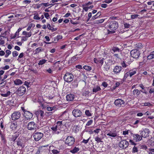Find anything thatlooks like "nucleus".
Here are the masks:
<instances>
[{
  "instance_id": "f257e3e1",
  "label": "nucleus",
  "mask_w": 154,
  "mask_h": 154,
  "mask_svg": "<svg viewBox=\"0 0 154 154\" xmlns=\"http://www.w3.org/2000/svg\"><path fill=\"white\" fill-rule=\"evenodd\" d=\"M63 125L62 121H58L57 122L56 125L50 126L53 133L58 134L60 132V129Z\"/></svg>"
},
{
  "instance_id": "f03ea898",
  "label": "nucleus",
  "mask_w": 154,
  "mask_h": 154,
  "mask_svg": "<svg viewBox=\"0 0 154 154\" xmlns=\"http://www.w3.org/2000/svg\"><path fill=\"white\" fill-rule=\"evenodd\" d=\"M118 24L116 21H113L110 22L108 26L109 29H108V33H113L115 32V31L118 28Z\"/></svg>"
},
{
  "instance_id": "7ed1b4c3",
  "label": "nucleus",
  "mask_w": 154,
  "mask_h": 154,
  "mask_svg": "<svg viewBox=\"0 0 154 154\" xmlns=\"http://www.w3.org/2000/svg\"><path fill=\"white\" fill-rule=\"evenodd\" d=\"M73 79V75L71 73L68 72H66L63 77V79L65 81L67 82H72Z\"/></svg>"
},
{
  "instance_id": "20e7f679",
  "label": "nucleus",
  "mask_w": 154,
  "mask_h": 154,
  "mask_svg": "<svg viewBox=\"0 0 154 154\" xmlns=\"http://www.w3.org/2000/svg\"><path fill=\"white\" fill-rule=\"evenodd\" d=\"M140 134L144 138H146L148 137L149 136V134L150 132V131L149 129L146 128L143 129L139 131Z\"/></svg>"
},
{
  "instance_id": "39448f33",
  "label": "nucleus",
  "mask_w": 154,
  "mask_h": 154,
  "mask_svg": "<svg viewBox=\"0 0 154 154\" xmlns=\"http://www.w3.org/2000/svg\"><path fill=\"white\" fill-rule=\"evenodd\" d=\"M74 142V138L72 136H69L66 139L65 143L69 146H70L72 145Z\"/></svg>"
},
{
  "instance_id": "423d86ee",
  "label": "nucleus",
  "mask_w": 154,
  "mask_h": 154,
  "mask_svg": "<svg viewBox=\"0 0 154 154\" xmlns=\"http://www.w3.org/2000/svg\"><path fill=\"white\" fill-rule=\"evenodd\" d=\"M37 128V125L33 122H31L28 123L27 125V128L29 130H35Z\"/></svg>"
},
{
  "instance_id": "0eeeda50",
  "label": "nucleus",
  "mask_w": 154,
  "mask_h": 154,
  "mask_svg": "<svg viewBox=\"0 0 154 154\" xmlns=\"http://www.w3.org/2000/svg\"><path fill=\"white\" fill-rule=\"evenodd\" d=\"M26 92V88L24 86L20 87L16 91L17 94L19 96L23 95Z\"/></svg>"
},
{
  "instance_id": "6e6552de",
  "label": "nucleus",
  "mask_w": 154,
  "mask_h": 154,
  "mask_svg": "<svg viewBox=\"0 0 154 154\" xmlns=\"http://www.w3.org/2000/svg\"><path fill=\"white\" fill-rule=\"evenodd\" d=\"M43 134L41 132H36L33 134V137L36 141L39 140L43 136Z\"/></svg>"
},
{
  "instance_id": "1a4fd4ad",
  "label": "nucleus",
  "mask_w": 154,
  "mask_h": 154,
  "mask_svg": "<svg viewBox=\"0 0 154 154\" xmlns=\"http://www.w3.org/2000/svg\"><path fill=\"white\" fill-rule=\"evenodd\" d=\"M128 143L125 140H121L119 143V146L122 149H125L128 146Z\"/></svg>"
},
{
  "instance_id": "9d476101",
  "label": "nucleus",
  "mask_w": 154,
  "mask_h": 154,
  "mask_svg": "<svg viewBox=\"0 0 154 154\" xmlns=\"http://www.w3.org/2000/svg\"><path fill=\"white\" fill-rule=\"evenodd\" d=\"M20 113L18 112H14L11 115L12 120H15L19 119L20 116Z\"/></svg>"
},
{
  "instance_id": "9b49d317",
  "label": "nucleus",
  "mask_w": 154,
  "mask_h": 154,
  "mask_svg": "<svg viewBox=\"0 0 154 154\" xmlns=\"http://www.w3.org/2000/svg\"><path fill=\"white\" fill-rule=\"evenodd\" d=\"M72 113L73 115L76 117L81 116L82 115L81 111L77 109L73 110Z\"/></svg>"
},
{
  "instance_id": "f8f14e48",
  "label": "nucleus",
  "mask_w": 154,
  "mask_h": 154,
  "mask_svg": "<svg viewBox=\"0 0 154 154\" xmlns=\"http://www.w3.org/2000/svg\"><path fill=\"white\" fill-rule=\"evenodd\" d=\"M114 103L116 106H124L125 102L121 99H118L115 100Z\"/></svg>"
},
{
  "instance_id": "ddd939ff",
  "label": "nucleus",
  "mask_w": 154,
  "mask_h": 154,
  "mask_svg": "<svg viewBox=\"0 0 154 154\" xmlns=\"http://www.w3.org/2000/svg\"><path fill=\"white\" fill-rule=\"evenodd\" d=\"M107 136L110 137V138L112 139V138H115L117 135V134L116 131H111L108 132L107 134Z\"/></svg>"
},
{
  "instance_id": "4468645a",
  "label": "nucleus",
  "mask_w": 154,
  "mask_h": 154,
  "mask_svg": "<svg viewBox=\"0 0 154 154\" xmlns=\"http://www.w3.org/2000/svg\"><path fill=\"white\" fill-rule=\"evenodd\" d=\"M35 114L37 117L40 116L42 118L44 117V112L42 110H39L35 111Z\"/></svg>"
},
{
  "instance_id": "2eb2a0df",
  "label": "nucleus",
  "mask_w": 154,
  "mask_h": 154,
  "mask_svg": "<svg viewBox=\"0 0 154 154\" xmlns=\"http://www.w3.org/2000/svg\"><path fill=\"white\" fill-rule=\"evenodd\" d=\"M24 115V116H25V117L27 118L26 120H27L28 119H30L32 118L33 116L32 114L30 112L27 111L25 112Z\"/></svg>"
},
{
  "instance_id": "dca6fc26",
  "label": "nucleus",
  "mask_w": 154,
  "mask_h": 154,
  "mask_svg": "<svg viewBox=\"0 0 154 154\" xmlns=\"http://www.w3.org/2000/svg\"><path fill=\"white\" fill-rule=\"evenodd\" d=\"M122 68L121 66H116L113 69V72L115 73L116 74L120 72L122 69Z\"/></svg>"
},
{
  "instance_id": "f3484780",
  "label": "nucleus",
  "mask_w": 154,
  "mask_h": 154,
  "mask_svg": "<svg viewBox=\"0 0 154 154\" xmlns=\"http://www.w3.org/2000/svg\"><path fill=\"white\" fill-rule=\"evenodd\" d=\"M141 149L146 150L147 149V147L146 146L143 145L139 146L138 147H135V152H138L139 151V149Z\"/></svg>"
},
{
  "instance_id": "a211bd4d",
  "label": "nucleus",
  "mask_w": 154,
  "mask_h": 154,
  "mask_svg": "<svg viewBox=\"0 0 154 154\" xmlns=\"http://www.w3.org/2000/svg\"><path fill=\"white\" fill-rule=\"evenodd\" d=\"M147 143L148 144L151 146H154V137H151L147 140Z\"/></svg>"
},
{
  "instance_id": "6ab92c4d",
  "label": "nucleus",
  "mask_w": 154,
  "mask_h": 154,
  "mask_svg": "<svg viewBox=\"0 0 154 154\" xmlns=\"http://www.w3.org/2000/svg\"><path fill=\"white\" fill-rule=\"evenodd\" d=\"M74 95L73 94H69L66 96V100L68 101H72L74 98Z\"/></svg>"
},
{
  "instance_id": "aec40b11",
  "label": "nucleus",
  "mask_w": 154,
  "mask_h": 154,
  "mask_svg": "<svg viewBox=\"0 0 154 154\" xmlns=\"http://www.w3.org/2000/svg\"><path fill=\"white\" fill-rule=\"evenodd\" d=\"M17 144L18 146H21L22 148L24 147L23 141L20 139H18L17 140Z\"/></svg>"
},
{
  "instance_id": "412c9836",
  "label": "nucleus",
  "mask_w": 154,
  "mask_h": 154,
  "mask_svg": "<svg viewBox=\"0 0 154 154\" xmlns=\"http://www.w3.org/2000/svg\"><path fill=\"white\" fill-rule=\"evenodd\" d=\"M23 35H25V36L27 37H30L32 35V32H27L26 31H24L23 32Z\"/></svg>"
},
{
  "instance_id": "4be33fe9",
  "label": "nucleus",
  "mask_w": 154,
  "mask_h": 154,
  "mask_svg": "<svg viewBox=\"0 0 154 154\" xmlns=\"http://www.w3.org/2000/svg\"><path fill=\"white\" fill-rule=\"evenodd\" d=\"M101 90V88L99 86H94L93 88L92 91L93 92L96 93L97 92L100 91Z\"/></svg>"
},
{
  "instance_id": "5701e85b",
  "label": "nucleus",
  "mask_w": 154,
  "mask_h": 154,
  "mask_svg": "<svg viewBox=\"0 0 154 154\" xmlns=\"http://www.w3.org/2000/svg\"><path fill=\"white\" fill-rule=\"evenodd\" d=\"M6 38L5 37L2 35L0 36V45H3L5 43V40Z\"/></svg>"
},
{
  "instance_id": "b1692460",
  "label": "nucleus",
  "mask_w": 154,
  "mask_h": 154,
  "mask_svg": "<svg viewBox=\"0 0 154 154\" xmlns=\"http://www.w3.org/2000/svg\"><path fill=\"white\" fill-rule=\"evenodd\" d=\"M44 50V49L42 48L41 47L38 48L35 50V54H38L40 52L43 51Z\"/></svg>"
},
{
  "instance_id": "393cba45",
  "label": "nucleus",
  "mask_w": 154,
  "mask_h": 154,
  "mask_svg": "<svg viewBox=\"0 0 154 154\" xmlns=\"http://www.w3.org/2000/svg\"><path fill=\"white\" fill-rule=\"evenodd\" d=\"M142 44L140 43L135 45V50L139 51V50L142 48Z\"/></svg>"
},
{
  "instance_id": "a878e982",
  "label": "nucleus",
  "mask_w": 154,
  "mask_h": 154,
  "mask_svg": "<svg viewBox=\"0 0 154 154\" xmlns=\"http://www.w3.org/2000/svg\"><path fill=\"white\" fill-rule=\"evenodd\" d=\"M17 125L16 123H12L10 126L11 128L13 130H15L17 129Z\"/></svg>"
},
{
  "instance_id": "bb28decb",
  "label": "nucleus",
  "mask_w": 154,
  "mask_h": 154,
  "mask_svg": "<svg viewBox=\"0 0 154 154\" xmlns=\"http://www.w3.org/2000/svg\"><path fill=\"white\" fill-rule=\"evenodd\" d=\"M142 137H143L141 136H140L138 134H135V141H139L142 139Z\"/></svg>"
},
{
  "instance_id": "cd10ccee",
  "label": "nucleus",
  "mask_w": 154,
  "mask_h": 154,
  "mask_svg": "<svg viewBox=\"0 0 154 154\" xmlns=\"http://www.w3.org/2000/svg\"><path fill=\"white\" fill-rule=\"evenodd\" d=\"M47 27L49 30L52 31V32L55 31L57 30V28H54L51 27L49 24H47Z\"/></svg>"
},
{
  "instance_id": "c85d7f7f",
  "label": "nucleus",
  "mask_w": 154,
  "mask_h": 154,
  "mask_svg": "<svg viewBox=\"0 0 154 154\" xmlns=\"http://www.w3.org/2000/svg\"><path fill=\"white\" fill-rule=\"evenodd\" d=\"M14 84L16 85H19L22 83L21 80L19 79H17L14 81Z\"/></svg>"
},
{
  "instance_id": "c756f323",
  "label": "nucleus",
  "mask_w": 154,
  "mask_h": 154,
  "mask_svg": "<svg viewBox=\"0 0 154 154\" xmlns=\"http://www.w3.org/2000/svg\"><path fill=\"white\" fill-rule=\"evenodd\" d=\"M104 20L103 19H101L100 20H95L94 22V24H99L101 23H103Z\"/></svg>"
},
{
  "instance_id": "7c9ffc66",
  "label": "nucleus",
  "mask_w": 154,
  "mask_h": 154,
  "mask_svg": "<svg viewBox=\"0 0 154 154\" xmlns=\"http://www.w3.org/2000/svg\"><path fill=\"white\" fill-rule=\"evenodd\" d=\"M11 92L9 91H8L5 94H1V95L3 97H8L11 95Z\"/></svg>"
},
{
  "instance_id": "2f4dec72",
  "label": "nucleus",
  "mask_w": 154,
  "mask_h": 154,
  "mask_svg": "<svg viewBox=\"0 0 154 154\" xmlns=\"http://www.w3.org/2000/svg\"><path fill=\"white\" fill-rule=\"evenodd\" d=\"M103 68L105 71H107L109 69L110 66L108 64L106 63L105 65H104Z\"/></svg>"
},
{
  "instance_id": "473e14b6",
  "label": "nucleus",
  "mask_w": 154,
  "mask_h": 154,
  "mask_svg": "<svg viewBox=\"0 0 154 154\" xmlns=\"http://www.w3.org/2000/svg\"><path fill=\"white\" fill-rule=\"evenodd\" d=\"M112 50L113 51L114 53L116 52H118L119 53L120 52V49L117 47H113L112 48Z\"/></svg>"
},
{
  "instance_id": "72a5a7b5",
  "label": "nucleus",
  "mask_w": 154,
  "mask_h": 154,
  "mask_svg": "<svg viewBox=\"0 0 154 154\" xmlns=\"http://www.w3.org/2000/svg\"><path fill=\"white\" fill-rule=\"evenodd\" d=\"M79 150V149L78 148L75 147L73 149L70 151V152L72 153H74L77 152Z\"/></svg>"
},
{
  "instance_id": "f704fd0d",
  "label": "nucleus",
  "mask_w": 154,
  "mask_h": 154,
  "mask_svg": "<svg viewBox=\"0 0 154 154\" xmlns=\"http://www.w3.org/2000/svg\"><path fill=\"white\" fill-rule=\"evenodd\" d=\"M154 58V54L152 52L147 57V58L148 59H152Z\"/></svg>"
},
{
  "instance_id": "c9c22d12",
  "label": "nucleus",
  "mask_w": 154,
  "mask_h": 154,
  "mask_svg": "<svg viewBox=\"0 0 154 154\" xmlns=\"http://www.w3.org/2000/svg\"><path fill=\"white\" fill-rule=\"evenodd\" d=\"M131 58L133 59L135 58V50H132L130 52Z\"/></svg>"
},
{
  "instance_id": "e433bc0d",
  "label": "nucleus",
  "mask_w": 154,
  "mask_h": 154,
  "mask_svg": "<svg viewBox=\"0 0 154 154\" xmlns=\"http://www.w3.org/2000/svg\"><path fill=\"white\" fill-rule=\"evenodd\" d=\"M47 61L45 59H42L40 60L38 63L39 65H42L44 64Z\"/></svg>"
},
{
  "instance_id": "4c0bfd02",
  "label": "nucleus",
  "mask_w": 154,
  "mask_h": 154,
  "mask_svg": "<svg viewBox=\"0 0 154 154\" xmlns=\"http://www.w3.org/2000/svg\"><path fill=\"white\" fill-rule=\"evenodd\" d=\"M83 68L86 70L90 71L91 69V67L90 66H85L83 67Z\"/></svg>"
},
{
  "instance_id": "58836bf2",
  "label": "nucleus",
  "mask_w": 154,
  "mask_h": 154,
  "mask_svg": "<svg viewBox=\"0 0 154 154\" xmlns=\"http://www.w3.org/2000/svg\"><path fill=\"white\" fill-rule=\"evenodd\" d=\"M121 53L119 52V53L117 52L116 54H114V56L117 59H120V54Z\"/></svg>"
},
{
  "instance_id": "ea45409f",
  "label": "nucleus",
  "mask_w": 154,
  "mask_h": 154,
  "mask_svg": "<svg viewBox=\"0 0 154 154\" xmlns=\"http://www.w3.org/2000/svg\"><path fill=\"white\" fill-rule=\"evenodd\" d=\"M34 16L33 19L35 20H39L40 19V17H39V15L38 14H34Z\"/></svg>"
},
{
  "instance_id": "a19ab883",
  "label": "nucleus",
  "mask_w": 154,
  "mask_h": 154,
  "mask_svg": "<svg viewBox=\"0 0 154 154\" xmlns=\"http://www.w3.org/2000/svg\"><path fill=\"white\" fill-rule=\"evenodd\" d=\"M34 26H35V25L33 24L32 23H31L28 26V27L26 29V30L27 31H29L30 29H31L32 27H34Z\"/></svg>"
},
{
  "instance_id": "79ce46f5",
  "label": "nucleus",
  "mask_w": 154,
  "mask_h": 154,
  "mask_svg": "<svg viewBox=\"0 0 154 154\" xmlns=\"http://www.w3.org/2000/svg\"><path fill=\"white\" fill-rule=\"evenodd\" d=\"M85 114L86 115L88 116H91V113L90 112V111L88 110L85 111Z\"/></svg>"
},
{
  "instance_id": "37998d69",
  "label": "nucleus",
  "mask_w": 154,
  "mask_h": 154,
  "mask_svg": "<svg viewBox=\"0 0 154 154\" xmlns=\"http://www.w3.org/2000/svg\"><path fill=\"white\" fill-rule=\"evenodd\" d=\"M52 154H57L60 152V151L56 149H53L51 151Z\"/></svg>"
},
{
  "instance_id": "c03bdc74",
  "label": "nucleus",
  "mask_w": 154,
  "mask_h": 154,
  "mask_svg": "<svg viewBox=\"0 0 154 154\" xmlns=\"http://www.w3.org/2000/svg\"><path fill=\"white\" fill-rule=\"evenodd\" d=\"M104 60V58H100V60L98 62H99V63H100L101 66L103 64V60Z\"/></svg>"
},
{
  "instance_id": "a18cd8bd",
  "label": "nucleus",
  "mask_w": 154,
  "mask_h": 154,
  "mask_svg": "<svg viewBox=\"0 0 154 154\" xmlns=\"http://www.w3.org/2000/svg\"><path fill=\"white\" fill-rule=\"evenodd\" d=\"M54 107H48L47 108V109L48 111H51L54 110Z\"/></svg>"
},
{
  "instance_id": "49530a36",
  "label": "nucleus",
  "mask_w": 154,
  "mask_h": 154,
  "mask_svg": "<svg viewBox=\"0 0 154 154\" xmlns=\"http://www.w3.org/2000/svg\"><path fill=\"white\" fill-rule=\"evenodd\" d=\"M95 139L97 143H99L100 142H101V139L99 137H97L95 138Z\"/></svg>"
},
{
  "instance_id": "de8ad7c7",
  "label": "nucleus",
  "mask_w": 154,
  "mask_h": 154,
  "mask_svg": "<svg viewBox=\"0 0 154 154\" xmlns=\"http://www.w3.org/2000/svg\"><path fill=\"white\" fill-rule=\"evenodd\" d=\"M93 120H90L88 122H87V124H86V125L87 126H89L91 125L92 123L93 122Z\"/></svg>"
},
{
  "instance_id": "09e8293b",
  "label": "nucleus",
  "mask_w": 154,
  "mask_h": 154,
  "mask_svg": "<svg viewBox=\"0 0 154 154\" xmlns=\"http://www.w3.org/2000/svg\"><path fill=\"white\" fill-rule=\"evenodd\" d=\"M136 54V55H135V58H137L139 57L140 55V51H136L135 52V54Z\"/></svg>"
},
{
  "instance_id": "8fccbe9b",
  "label": "nucleus",
  "mask_w": 154,
  "mask_h": 154,
  "mask_svg": "<svg viewBox=\"0 0 154 154\" xmlns=\"http://www.w3.org/2000/svg\"><path fill=\"white\" fill-rule=\"evenodd\" d=\"M12 55L14 57H16L18 56V52L16 51H14L12 52Z\"/></svg>"
},
{
  "instance_id": "3c124183",
  "label": "nucleus",
  "mask_w": 154,
  "mask_h": 154,
  "mask_svg": "<svg viewBox=\"0 0 154 154\" xmlns=\"http://www.w3.org/2000/svg\"><path fill=\"white\" fill-rule=\"evenodd\" d=\"M17 136L16 135H13V137L11 139V140L13 142H14L16 140L17 138Z\"/></svg>"
},
{
  "instance_id": "603ef678",
  "label": "nucleus",
  "mask_w": 154,
  "mask_h": 154,
  "mask_svg": "<svg viewBox=\"0 0 154 154\" xmlns=\"http://www.w3.org/2000/svg\"><path fill=\"white\" fill-rule=\"evenodd\" d=\"M83 9L85 11H87L88 10V8L87 6H85L84 5H82Z\"/></svg>"
},
{
  "instance_id": "864d4df0",
  "label": "nucleus",
  "mask_w": 154,
  "mask_h": 154,
  "mask_svg": "<svg viewBox=\"0 0 154 154\" xmlns=\"http://www.w3.org/2000/svg\"><path fill=\"white\" fill-rule=\"evenodd\" d=\"M128 73L130 74V77H131L132 75H134L135 74V71H130L128 72Z\"/></svg>"
},
{
  "instance_id": "5fc2aeb1",
  "label": "nucleus",
  "mask_w": 154,
  "mask_h": 154,
  "mask_svg": "<svg viewBox=\"0 0 154 154\" xmlns=\"http://www.w3.org/2000/svg\"><path fill=\"white\" fill-rule=\"evenodd\" d=\"M124 26L125 28H128L130 27V25L129 24L126 23L124 24Z\"/></svg>"
},
{
  "instance_id": "6e6d98bb",
  "label": "nucleus",
  "mask_w": 154,
  "mask_h": 154,
  "mask_svg": "<svg viewBox=\"0 0 154 154\" xmlns=\"http://www.w3.org/2000/svg\"><path fill=\"white\" fill-rule=\"evenodd\" d=\"M44 15L45 16V17L47 19H48L49 17V13H44Z\"/></svg>"
},
{
  "instance_id": "4d7b16f0",
  "label": "nucleus",
  "mask_w": 154,
  "mask_h": 154,
  "mask_svg": "<svg viewBox=\"0 0 154 154\" xmlns=\"http://www.w3.org/2000/svg\"><path fill=\"white\" fill-rule=\"evenodd\" d=\"M78 59V57H76L75 56H74V57H73L71 60L72 61H76V60H77V59Z\"/></svg>"
},
{
  "instance_id": "13d9d810",
  "label": "nucleus",
  "mask_w": 154,
  "mask_h": 154,
  "mask_svg": "<svg viewBox=\"0 0 154 154\" xmlns=\"http://www.w3.org/2000/svg\"><path fill=\"white\" fill-rule=\"evenodd\" d=\"M152 106V105L149 103H144L143 106Z\"/></svg>"
},
{
  "instance_id": "bf43d9fd",
  "label": "nucleus",
  "mask_w": 154,
  "mask_h": 154,
  "mask_svg": "<svg viewBox=\"0 0 154 154\" xmlns=\"http://www.w3.org/2000/svg\"><path fill=\"white\" fill-rule=\"evenodd\" d=\"M89 139H90V138H88L87 140H85L84 139L82 141V142L83 143H84L85 144H86L88 142L89 140Z\"/></svg>"
},
{
  "instance_id": "052dcab7",
  "label": "nucleus",
  "mask_w": 154,
  "mask_h": 154,
  "mask_svg": "<svg viewBox=\"0 0 154 154\" xmlns=\"http://www.w3.org/2000/svg\"><path fill=\"white\" fill-rule=\"evenodd\" d=\"M62 38V36L61 35H58L56 37V39H57V40L59 39H60Z\"/></svg>"
},
{
  "instance_id": "680f3d73",
  "label": "nucleus",
  "mask_w": 154,
  "mask_h": 154,
  "mask_svg": "<svg viewBox=\"0 0 154 154\" xmlns=\"http://www.w3.org/2000/svg\"><path fill=\"white\" fill-rule=\"evenodd\" d=\"M130 131L129 130H126L123 131L122 132V134L123 135L127 134L128 133V131Z\"/></svg>"
},
{
  "instance_id": "e2e57ef3",
  "label": "nucleus",
  "mask_w": 154,
  "mask_h": 154,
  "mask_svg": "<svg viewBox=\"0 0 154 154\" xmlns=\"http://www.w3.org/2000/svg\"><path fill=\"white\" fill-rule=\"evenodd\" d=\"M9 66L8 65H6L5 66L2 68V69L4 70H7L9 69Z\"/></svg>"
},
{
  "instance_id": "0e129e2a",
  "label": "nucleus",
  "mask_w": 154,
  "mask_h": 154,
  "mask_svg": "<svg viewBox=\"0 0 154 154\" xmlns=\"http://www.w3.org/2000/svg\"><path fill=\"white\" fill-rule=\"evenodd\" d=\"M92 16V13L91 12H89L88 14V18L87 19V21H88L90 19Z\"/></svg>"
},
{
  "instance_id": "69168bd1",
  "label": "nucleus",
  "mask_w": 154,
  "mask_h": 154,
  "mask_svg": "<svg viewBox=\"0 0 154 154\" xmlns=\"http://www.w3.org/2000/svg\"><path fill=\"white\" fill-rule=\"evenodd\" d=\"M102 85L104 87L106 88L107 87L108 84L105 82H103L102 83Z\"/></svg>"
},
{
  "instance_id": "338daca9",
  "label": "nucleus",
  "mask_w": 154,
  "mask_h": 154,
  "mask_svg": "<svg viewBox=\"0 0 154 154\" xmlns=\"http://www.w3.org/2000/svg\"><path fill=\"white\" fill-rule=\"evenodd\" d=\"M121 65L124 68L126 67L127 66L124 61H123V62L121 63Z\"/></svg>"
},
{
  "instance_id": "774afa93",
  "label": "nucleus",
  "mask_w": 154,
  "mask_h": 154,
  "mask_svg": "<svg viewBox=\"0 0 154 154\" xmlns=\"http://www.w3.org/2000/svg\"><path fill=\"white\" fill-rule=\"evenodd\" d=\"M149 154H154V149H152L149 151Z\"/></svg>"
}]
</instances>
